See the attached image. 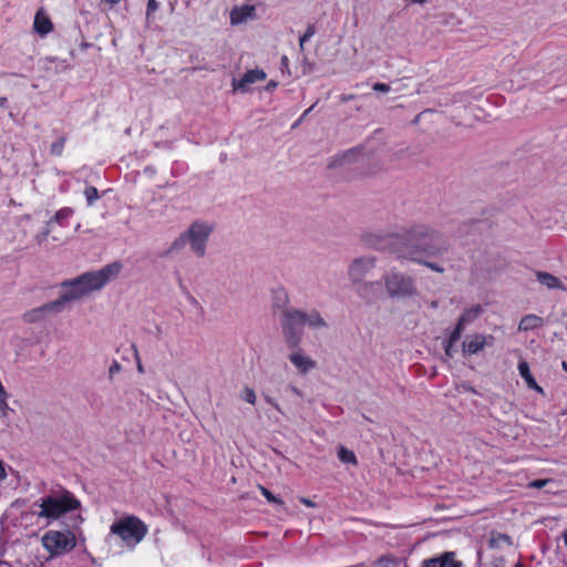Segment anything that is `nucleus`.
Returning <instances> with one entry per match:
<instances>
[{
	"label": "nucleus",
	"mask_w": 567,
	"mask_h": 567,
	"mask_svg": "<svg viewBox=\"0 0 567 567\" xmlns=\"http://www.w3.org/2000/svg\"><path fill=\"white\" fill-rule=\"evenodd\" d=\"M281 323L286 342L290 349L298 348L301 341V328L305 324H308L311 328L327 326L318 311L306 313L300 310L285 311Z\"/></svg>",
	"instance_id": "nucleus-2"
},
{
	"label": "nucleus",
	"mask_w": 567,
	"mask_h": 567,
	"mask_svg": "<svg viewBox=\"0 0 567 567\" xmlns=\"http://www.w3.org/2000/svg\"><path fill=\"white\" fill-rule=\"evenodd\" d=\"M313 106H311L310 109H307V111L305 112V114L309 113L311 110H312Z\"/></svg>",
	"instance_id": "nucleus-52"
},
{
	"label": "nucleus",
	"mask_w": 567,
	"mask_h": 567,
	"mask_svg": "<svg viewBox=\"0 0 567 567\" xmlns=\"http://www.w3.org/2000/svg\"><path fill=\"white\" fill-rule=\"evenodd\" d=\"M265 399H266V401H267L269 404H271V405H272V406H275L277 410H279V405H278V403H277V402H275L270 396H266Z\"/></svg>",
	"instance_id": "nucleus-42"
},
{
	"label": "nucleus",
	"mask_w": 567,
	"mask_h": 567,
	"mask_svg": "<svg viewBox=\"0 0 567 567\" xmlns=\"http://www.w3.org/2000/svg\"><path fill=\"white\" fill-rule=\"evenodd\" d=\"M373 90L377 92L386 93L390 91V85L386 83L378 82V83L373 84Z\"/></svg>",
	"instance_id": "nucleus-36"
},
{
	"label": "nucleus",
	"mask_w": 567,
	"mask_h": 567,
	"mask_svg": "<svg viewBox=\"0 0 567 567\" xmlns=\"http://www.w3.org/2000/svg\"><path fill=\"white\" fill-rule=\"evenodd\" d=\"M118 368H120L118 363H114V367H112V368L110 369V371L112 372V370H116V369H118Z\"/></svg>",
	"instance_id": "nucleus-49"
},
{
	"label": "nucleus",
	"mask_w": 567,
	"mask_h": 567,
	"mask_svg": "<svg viewBox=\"0 0 567 567\" xmlns=\"http://www.w3.org/2000/svg\"><path fill=\"white\" fill-rule=\"evenodd\" d=\"M380 288H381V286L379 282H370V284H364L363 286H361L358 291L362 297L368 298L370 290H375V289H380Z\"/></svg>",
	"instance_id": "nucleus-29"
},
{
	"label": "nucleus",
	"mask_w": 567,
	"mask_h": 567,
	"mask_svg": "<svg viewBox=\"0 0 567 567\" xmlns=\"http://www.w3.org/2000/svg\"><path fill=\"white\" fill-rule=\"evenodd\" d=\"M409 3H419V4H423L425 3V0H406Z\"/></svg>",
	"instance_id": "nucleus-44"
},
{
	"label": "nucleus",
	"mask_w": 567,
	"mask_h": 567,
	"mask_svg": "<svg viewBox=\"0 0 567 567\" xmlns=\"http://www.w3.org/2000/svg\"><path fill=\"white\" fill-rule=\"evenodd\" d=\"M464 330H465V327H463L462 324H460L457 322L455 328L453 329V331L449 336L447 340L453 342V343H456L461 339L462 333L464 332Z\"/></svg>",
	"instance_id": "nucleus-30"
},
{
	"label": "nucleus",
	"mask_w": 567,
	"mask_h": 567,
	"mask_svg": "<svg viewBox=\"0 0 567 567\" xmlns=\"http://www.w3.org/2000/svg\"><path fill=\"white\" fill-rule=\"evenodd\" d=\"M7 101L8 100H7L6 96L0 97V107H3L6 105V103H7Z\"/></svg>",
	"instance_id": "nucleus-45"
},
{
	"label": "nucleus",
	"mask_w": 567,
	"mask_h": 567,
	"mask_svg": "<svg viewBox=\"0 0 567 567\" xmlns=\"http://www.w3.org/2000/svg\"><path fill=\"white\" fill-rule=\"evenodd\" d=\"M536 278L543 286L547 287L548 289H565L561 280L546 271H537Z\"/></svg>",
	"instance_id": "nucleus-19"
},
{
	"label": "nucleus",
	"mask_w": 567,
	"mask_h": 567,
	"mask_svg": "<svg viewBox=\"0 0 567 567\" xmlns=\"http://www.w3.org/2000/svg\"><path fill=\"white\" fill-rule=\"evenodd\" d=\"M259 491L261 493V495L269 502V503H272V504H277V505H282L284 504V501L277 496H275L268 488H266L265 486L262 485H259Z\"/></svg>",
	"instance_id": "nucleus-28"
},
{
	"label": "nucleus",
	"mask_w": 567,
	"mask_h": 567,
	"mask_svg": "<svg viewBox=\"0 0 567 567\" xmlns=\"http://www.w3.org/2000/svg\"><path fill=\"white\" fill-rule=\"evenodd\" d=\"M493 339V336L485 337L478 333L467 336L462 343L463 353L465 355L476 354L488 344V340L492 341Z\"/></svg>",
	"instance_id": "nucleus-10"
},
{
	"label": "nucleus",
	"mask_w": 567,
	"mask_h": 567,
	"mask_svg": "<svg viewBox=\"0 0 567 567\" xmlns=\"http://www.w3.org/2000/svg\"><path fill=\"white\" fill-rule=\"evenodd\" d=\"M276 293L278 295V298H280V296H282L284 301H287V295L284 290H278V291H276Z\"/></svg>",
	"instance_id": "nucleus-43"
},
{
	"label": "nucleus",
	"mask_w": 567,
	"mask_h": 567,
	"mask_svg": "<svg viewBox=\"0 0 567 567\" xmlns=\"http://www.w3.org/2000/svg\"><path fill=\"white\" fill-rule=\"evenodd\" d=\"M158 6L159 4L156 0H148L146 16L151 17V14H153L158 9Z\"/></svg>",
	"instance_id": "nucleus-34"
},
{
	"label": "nucleus",
	"mask_w": 567,
	"mask_h": 567,
	"mask_svg": "<svg viewBox=\"0 0 567 567\" xmlns=\"http://www.w3.org/2000/svg\"><path fill=\"white\" fill-rule=\"evenodd\" d=\"M338 458L342 463H349V464H353V465L358 464V460H357V456H355L354 452L351 451V450H348L344 446H340L339 447V450H338Z\"/></svg>",
	"instance_id": "nucleus-24"
},
{
	"label": "nucleus",
	"mask_w": 567,
	"mask_h": 567,
	"mask_svg": "<svg viewBox=\"0 0 567 567\" xmlns=\"http://www.w3.org/2000/svg\"><path fill=\"white\" fill-rule=\"evenodd\" d=\"M513 540L512 537L507 534L498 533V532H492L489 539H488V546L492 549H501L505 546H512Z\"/></svg>",
	"instance_id": "nucleus-20"
},
{
	"label": "nucleus",
	"mask_w": 567,
	"mask_h": 567,
	"mask_svg": "<svg viewBox=\"0 0 567 567\" xmlns=\"http://www.w3.org/2000/svg\"><path fill=\"white\" fill-rule=\"evenodd\" d=\"M84 196L89 206H92L100 198L99 190L94 186L85 187Z\"/></svg>",
	"instance_id": "nucleus-27"
},
{
	"label": "nucleus",
	"mask_w": 567,
	"mask_h": 567,
	"mask_svg": "<svg viewBox=\"0 0 567 567\" xmlns=\"http://www.w3.org/2000/svg\"><path fill=\"white\" fill-rule=\"evenodd\" d=\"M66 143V137L61 136L59 140L53 142L50 146V154L54 157H61L64 152V146Z\"/></svg>",
	"instance_id": "nucleus-26"
},
{
	"label": "nucleus",
	"mask_w": 567,
	"mask_h": 567,
	"mask_svg": "<svg viewBox=\"0 0 567 567\" xmlns=\"http://www.w3.org/2000/svg\"><path fill=\"white\" fill-rule=\"evenodd\" d=\"M73 215V209L70 207H63L59 209L53 216L52 220L60 226H65V220Z\"/></svg>",
	"instance_id": "nucleus-25"
},
{
	"label": "nucleus",
	"mask_w": 567,
	"mask_h": 567,
	"mask_svg": "<svg viewBox=\"0 0 567 567\" xmlns=\"http://www.w3.org/2000/svg\"><path fill=\"white\" fill-rule=\"evenodd\" d=\"M421 567H463V563L455 558L454 551H445L440 556L424 559Z\"/></svg>",
	"instance_id": "nucleus-11"
},
{
	"label": "nucleus",
	"mask_w": 567,
	"mask_h": 567,
	"mask_svg": "<svg viewBox=\"0 0 567 567\" xmlns=\"http://www.w3.org/2000/svg\"><path fill=\"white\" fill-rule=\"evenodd\" d=\"M359 152H360V150L352 148V150L344 152L343 154L336 155L333 157V159L330 162L329 167L332 168V167L341 166L346 163H352Z\"/></svg>",
	"instance_id": "nucleus-22"
},
{
	"label": "nucleus",
	"mask_w": 567,
	"mask_h": 567,
	"mask_svg": "<svg viewBox=\"0 0 567 567\" xmlns=\"http://www.w3.org/2000/svg\"><path fill=\"white\" fill-rule=\"evenodd\" d=\"M355 96L353 94H342L340 95V101L343 103H347L349 101H352Z\"/></svg>",
	"instance_id": "nucleus-39"
},
{
	"label": "nucleus",
	"mask_w": 567,
	"mask_h": 567,
	"mask_svg": "<svg viewBox=\"0 0 567 567\" xmlns=\"http://www.w3.org/2000/svg\"><path fill=\"white\" fill-rule=\"evenodd\" d=\"M33 28L41 35H45L53 30V23L51 19L44 14L42 9L35 13Z\"/></svg>",
	"instance_id": "nucleus-16"
},
{
	"label": "nucleus",
	"mask_w": 567,
	"mask_h": 567,
	"mask_svg": "<svg viewBox=\"0 0 567 567\" xmlns=\"http://www.w3.org/2000/svg\"><path fill=\"white\" fill-rule=\"evenodd\" d=\"M374 267L373 258H357L349 268V276L354 281H360L365 274Z\"/></svg>",
	"instance_id": "nucleus-12"
},
{
	"label": "nucleus",
	"mask_w": 567,
	"mask_h": 567,
	"mask_svg": "<svg viewBox=\"0 0 567 567\" xmlns=\"http://www.w3.org/2000/svg\"><path fill=\"white\" fill-rule=\"evenodd\" d=\"M544 323V320L542 317L536 315H526L523 317L519 321L518 329L520 331H528L534 330L537 328H540Z\"/></svg>",
	"instance_id": "nucleus-21"
},
{
	"label": "nucleus",
	"mask_w": 567,
	"mask_h": 567,
	"mask_svg": "<svg viewBox=\"0 0 567 567\" xmlns=\"http://www.w3.org/2000/svg\"><path fill=\"white\" fill-rule=\"evenodd\" d=\"M37 505L40 507L37 516L48 520H55L62 515L76 511L81 507L80 501L72 492L65 488H62L59 493L41 497L37 502Z\"/></svg>",
	"instance_id": "nucleus-3"
},
{
	"label": "nucleus",
	"mask_w": 567,
	"mask_h": 567,
	"mask_svg": "<svg viewBox=\"0 0 567 567\" xmlns=\"http://www.w3.org/2000/svg\"><path fill=\"white\" fill-rule=\"evenodd\" d=\"M122 269L120 261L105 265L96 271H86L76 277V284H84L86 291L92 292L102 289L107 282L117 277Z\"/></svg>",
	"instance_id": "nucleus-6"
},
{
	"label": "nucleus",
	"mask_w": 567,
	"mask_h": 567,
	"mask_svg": "<svg viewBox=\"0 0 567 567\" xmlns=\"http://www.w3.org/2000/svg\"><path fill=\"white\" fill-rule=\"evenodd\" d=\"M517 368H518L520 377L524 379V381L526 382V384L529 389H533L539 393H544L543 388L537 384L535 378L530 373L529 365L526 361H524V360L519 361Z\"/></svg>",
	"instance_id": "nucleus-18"
},
{
	"label": "nucleus",
	"mask_w": 567,
	"mask_h": 567,
	"mask_svg": "<svg viewBox=\"0 0 567 567\" xmlns=\"http://www.w3.org/2000/svg\"><path fill=\"white\" fill-rule=\"evenodd\" d=\"M483 311L482 306L476 305L470 309H466L460 316L457 322L465 327L467 323L473 322Z\"/></svg>",
	"instance_id": "nucleus-23"
},
{
	"label": "nucleus",
	"mask_w": 567,
	"mask_h": 567,
	"mask_svg": "<svg viewBox=\"0 0 567 567\" xmlns=\"http://www.w3.org/2000/svg\"><path fill=\"white\" fill-rule=\"evenodd\" d=\"M316 32V29L312 24L308 25L306 32L303 33V35L300 37L299 39V42H300V47L303 45V43L306 41H308Z\"/></svg>",
	"instance_id": "nucleus-33"
},
{
	"label": "nucleus",
	"mask_w": 567,
	"mask_h": 567,
	"mask_svg": "<svg viewBox=\"0 0 567 567\" xmlns=\"http://www.w3.org/2000/svg\"><path fill=\"white\" fill-rule=\"evenodd\" d=\"M118 368H120L118 363H114V367H112V368L110 369V371L112 372V370H116V369H118Z\"/></svg>",
	"instance_id": "nucleus-48"
},
{
	"label": "nucleus",
	"mask_w": 567,
	"mask_h": 567,
	"mask_svg": "<svg viewBox=\"0 0 567 567\" xmlns=\"http://www.w3.org/2000/svg\"><path fill=\"white\" fill-rule=\"evenodd\" d=\"M289 360L296 365L300 372L306 373L310 369L315 368L316 363L310 358L303 355L300 350L292 352L289 355Z\"/></svg>",
	"instance_id": "nucleus-17"
},
{
	"label": "nucleus",
	"mask_w": 567,
	"mask_h": 567,
	"mask_svg": "<svg viewBox=\"0 0 567 567\" xmlns=\"http://www.w3.org/2000/svg\"><path fill=\"white\" fill-rule=\"evenodd\" d=\"M266 73L262 70L255 69L247 71L239 81L234 80L233 86L234 90H239L241 92H246L249 90V86L258 81H264L266 79Z\"/></svg>",
	"instance_id": "nucleus-13"
},
{
	"label": "nucleus",
	"mask_w": 567,
	"mask_h": 567,
	"mask_svg": "<svg viewBox=\"0 0 567 567\" xmlns=\"http://www.w3.org/2000/svg\"><path fill=\"white\" fill-rule=\"evenodd\" d=\"M212 233V228L202 223H194L187 233L181 235L172 245L169 251L178 250L186 245L187 241L190 243V247L193 251L198 256L203 257L205 255L206 241L208 239L209 234Z\"/></svg>",
	"instance_id": "nucleus-5"
},
{
	"label": "nucleus",
	"mask_w": 567,
	"mask_h": 567,
	"mask_svg": "<svg viewBox=\"0 0 567 567\" xmlns=\"http://www.w3.org/2000/svg\"><path fill=\"white\" fill-rule=\"evenodd\" d=\"M454 344L453 342L446 340L445 343H444V352H445V355L449 357V358H453L454 355Z\"/></svg>",
	"instance_id": "nucleus-35"
},
{
	"label": "nucleus",
	"mask_w": 567,
	"mask_h": 567,
	"mask_svg": "<svg viewBox=\"0 0 567 567\" xmlns=\"http://www.w3.org/2000/svg\"><path fill=\"white\" fill-rule=\"evenodd\" d=\"M256 8L250 4H244L235 7L230 12V22L233 24H239L255 17Z\"/></svg>",
	"instance_id": "nucleus-15"
},
{
	"label": "nucleus",
	"mask_w": 567,
	"mask_h": 567,
	"mask_svg": "<svg viewBox=\"0 0 567 567\" xmlns=\"http://www.w3.org/2000/svg\"><path fill=\"white\" fill-rule=\"evenodd\" d=\"M549 482H551V480H549V478L534 480L528 483L527 487L539 489V488L545 487Z\"/></svg>",
	"instance_id": "nucleus-32"
},
{
	"label": "nucleus",
	"mask_w": 567,
	"mask_h": 567,
	"mask_svg": "<svg viewBox=\"0 0 567 567\" xmlns=\"http://www.w3.org/2000/svg\"><path fill=\"white\" fill-rule=\"evenodd\" d=\"M241 398L250 403V404H255L256 402V394H255V391L250 388H246L244 391H243V394H241Z\"/></svg>",
	"instance_id": "nucleus-31"
},
{
	"label": "nucleus",
	"mask_w": 567,
	"mask_h": 567,
	"mask_svg": "<svg viewBox=\"0 0 567 567\" xmlns=\"http://www.w3.org/2000/svg\"><path fill=\"white\" fill-rule=\"evenodd\" d=\"M392 561V558L390 556H381L378 560H377V564L380 566V567H388L389 563Z\"/></svg>",
	"instance_id": "nucleus-37"
},
{
	"label": "nucleus",
	"mask_w": 567,
	"mask_h": 567,
	"mask_svg": "<svg viewBox=\"0 0 567 567\" xmlns=\"http://www.w3.org/2000/svg\"><path fill=\"white\" fill-rule=\"evenodd\" d=\"M42 544L52 555H62L76 546V538L71 530H49L43 535Z\"/></svg>",
	"instance_id": "nucleus-7"
},
{
	"label": "nucleus",
	"mask_w": 567,
	"mask_h": 567,
	"mask_svg": "<svg viewBox=\"0 0 567 567\" xmlns=\"http://www.w3.org/2000/svg\"><path fill=\"white\" fill-rule=\"evenodd\" d=\"M384 279L391 297H405L414 293L413 280L403 274L391 272Z\"/></svg>",
	"instance_id": "nucleus-8"
},
{
	"label": "nucleus",
	"mask_w": 567,
	"mask_h": 567,
	"mask_svg": "<svg viewBox=\"0 0 567 567\" xmlns=\"http://www.w3.org/2000/svg\"><path fill=\"white\" fill-rule=\"evenodd\" d=\"M515 567H525L520 561L515 565Z\"/></svg>",
	"instance_id": "nucleus-51"
},
{
	"label": "nucleus",
	"mask_w": 567,
	"mask_h": 567,
	"mask_svg": "<svg viewBox=\"0 0 567 567\" xmlns=\"http://www.w3.org/2000/svg\"><path fill=\"white\" fill-rule=\"evenodd\" d=\"M62 289L63 292L60 296L59 299H56L58 302H60V307L62 308L64 303L79 299L85 295H89L90 292L86 291V287L84 284H76V278L72 280H66L62 282Z\"/></svg>",
	"instance_id": "nucleus-9"
},
{
	"label": "nucleus",
	"mask_w": 567,
	"mask_h": 567,
	"mask_svg": "<svg viewBox=\"0 0 567 567\" xmlns=\"http://www.w3.org/2000/svg\"><path fill=\"white\" fill-rule=\"evenodd\" d=\"M299 502H300L302 505L307 506V507H311V508L316 507V503H315V502H312L311 499L307 498V497H300V498H299Z\"/></svg>",
	"instance_id": "nucleus-38"
},
{
	"label": "nucleus",
	"mask_w": 567,
	"mask_h": 567,
	"mask_svg": "<svg viewBox=\"0 0 567 567\" xmlns=\"http://www.w3.org/2000/svg\"><path fill=\"white\" fill-rule=\"evenodd\" d=\"M107 3L114 6V4H117L118 2H121L122 0H105Z\"/></svg>",
	"instance_id": "nucleus-46"
},
{
	"label": "nucleus",
	"mask_w": 567,
	"mask_h": 567,
	"mask_svg": "<svg viewBox=\"0 0 567 567\" xmlns=\"http://www.w3.org/2000/svg\"><path fill=\"white\" fill-rule=\"evenodd\" d=\"M133 349H134V353H135L136 359H138L137 348L135 346H133ZM137 369H138V371H143V368H142V364H141L140 360H137Z\"/></svg>",
	"instance_id": "nucleus-40"
},
{
	"label": "nucleus",
	"mask_w": 567,
	"mask_h": 567,
	"mask_svg": "<svg viewBox=\"0 0 567 567\" xmlns=\"http://www.w3.org/2000/svg\"><path fill=\"white\" fill-rule=\"evenodd\" d=\"M563 369L567 372V363L563 362Z\"/></svg>",
	"instance_id": "nucleus-50"
},
{
	"label": "nucleus",
	"mask_w": 567,
	"mask_h": 567,
	"mask_svg": "<svg viewBox=\"0 0 567 567\" xmlns=\"http://www.w3.org/2000/svg\"><path fill=\"white\" fill-rule=\"evenodd\" d=\"M563 538H564L565 546L567 548V529L564 532Z\"/></svg>",
	"instance_id": "nucleus-47"
},
{
	"label": "nucleus",
	"mask_w": 567,
	"mask_h": 567,
	"mask_svg": "<svg viewBox=\"0 0 567 567\" xmlns=\"http://www.w3.org/2000/svg\"><path fill=\"white\" fill-rule=\"evenodd\" d=\"M61 310L60 302L56 300L48 302L39 308H35L24 315L28 322L41 320L47 312H59Z\"/></svg>",
	"instance_id": "nucleus-14"
},
{
	"label": "nucleus",
	"mask_w": 567,
	"mask_h": 567,
	"mask_svg": "<svg viewBox=\"0 0 567 567\" xmlns=\"http://www.w3.org/2000/svg\"><path fill=\"white\" fill-rule=\"evenodd\" d=\"M362 240L365 246L398 254L399 257L409 258L419 262L421 256H435L445 250L442 236L436 231H430L426 226L417 225L403 235L399 234H364ZM429 268L442 272L443 268L433 262H425Z\"/></svg>",
	"instance_id": "nucleus-1"
},
{
	"label": "nucleus",
	"mask_w": 567,
	"mask_h": 567,
	"mask_svg": "<svg viewBox=\"0 0 567 567\" xmlns=\"http://www.w3.org/2000/svg\"><path fill=\"white\" fill-rule=\"evenodd\" d=\"M6 478V471L3 467V463L0 461V481Z\"/></svg>",
	"instance_id": "nucleus-41"
},
{
	"label": "nucleus",
	"mask_w": 567,
	"mask_h": 567,
	"mask_svg": "<svg viewBox=\"0 0 567 567\" xmlns=\"http://www.w3.org/2000/svg\"><path fill=\"white\" fill-rule=\"evenodd\" d=\"M147 530L146 524L134 515L120 518L111 525V533L118 536L127 546L140 544Z\"/></svg>",
	"instance_id": "nucleus-4"
}]
</instances>
